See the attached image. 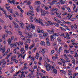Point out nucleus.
<instances>
[{
    "label": "nucleus",
    "mask_w": 78,
    "mask_h": 78,
    "mask_svg": "<svg viewBox=\"0 0 78 78\" xmlns=\"http://www.w3.org/2000/svg\"><path fill=\"white\" fill-rule=\"evenodd\" d=\"M8 27V26H6L5 25L4 26V28L5 29V30H6V28Z\"/></svg>",
    "instance_id": "obj_63"
},
{
    "label": "nucleus",
    "mask_w": 78,
    "mask_h": 78,
    "mask_svg": "<svg viewBox=\"0 0 78 78\" xmlns=\"http://www.w3.org/2000/svg\"><path fill=\"white\" fill-rule=\"evenodd\" d=\"M13 61H15V62H16V64H17V62H18V61L16 60V59H14L13 60Z\"/></svg>",
    "instance_id": "obj_61"
},
{
    "label": "nucleus",
    "mask_w": 78,
    "mask_h": 78,
    "mask_svg": "<svg viewBox=\"0 0 78 78\" xmlns=\"http://www.w3.org/2000/svg\"><path fill=\"white\" fill-rule=\"evenodd\" d=\"M47 32L49 34H53L52 35H51L50 36V37L51 38V41L53 42L54 41V39H55L56 37L55 38L53 37H55V36H58V33H54V30H47Z\"/></svg>",
    "instance_id": "obj_1"
},
{
    "label": "nucleus",
    "mask_w": 78,
    "mask_h": 78,
    "mask_svg": "<svg viewBox=\"0 0 78 78\" xmlns=\"http://www.w3.org/2000/svg\"><path fill=\"white\" fill-rule=\"evenodd\" d=\"M65 23H66V24H68V25H69L70 24V22L67 21L66 22H65Z\"/></svg>",
    "instance_id": "obj_55"
},
{
    "label": "nucleus",
    "mask_w": 78,
    "mask_h": 78,
    "mask_svg": "<svg viewBox=\"0 0 78 78\" xmlns=\"http://www.w3.org/2000/svg\"><path fill=\"white\" fill-rule=\"evenodd\" d=\"M34 58H35L34 57H32L30 58V59L33 60L34 61Z\"/></svg>",
    "instance_id": "obj_39"
},
{
    "label": "nucleus",
    "mask_w": 78,
    "mask_h": 78,
    "mask_svg": "<svg viewBox=\"0 0 78 78\" xmlns=\"http://www.w3.org/2000/svg\"><path fill=\"white\" fill-rule=\"evenodd\" d=\"M35 3L37 5H39V4H40V1H36Z\"/></svg>",
    "instance_id": "obj_32"
},
{
    "label": "nucleus",
    "mask_w": 78,
    "mask_h": 78,
    "mask_svg": "<svg viewBox=\"0 0 78 78\" xmlns=\"http://www.w3.org/2000/svg\"><path fill=\"white\" fill-rule=\"evenodd\" d=\"M20 51L22 54H23L25 52V51L24 50V48H21Z\"/></svg>",
    "instance_id": "obj_14"
},
{
    "label": "nucleus",
    "mask_w": 78,
    "mask_h": 78,
    "mask_svg": "<svg viewBox=\"0 0 78 78\" xmlns=\"http://www.w3.org/2000/svg\"><path fill=\"white\" fill-rule=\"evenodd\" d=\"M72 63L74 64V65H75V59H73V60H72Z\"/></svg>",
    "instance_id": "obj_42"
},
{
    "label": "nucleus",
    "mask_w": 78,
    "mask_h": 78,
    "mask_svg": "<svg viewBox=\"0 0 78 78\" xmlns=\"http://www.w3.org/2000/svg\"><path fill=\"white\" fill-rule=\"evenodd\" d=\"M37 50V49H36V48H34V49H33V50H32L33 53H34V52H35V51H36V50Z\"/></svg>",
    "instance_id": "obj_41"
},
{
    "label": "nucleus",
    "mask_w": 78,
    "mask_h": 78,
    "mask_svg": "<svg viewBox=\"0 0 78 78\" xmlns=\"http://www.w3.org/2000/svg\"><path fill=\"white\" fill-rule=\"evenodd\" d=\"M27 69V66H24V67L23 68H22L21 70L22 71H23V70H26Z\"/></svg>",
    "instance_id": "obj_29"
},
{
    "label": "nucleus",
    "mask_w": 78,
    "mask_h": 78,
    "mask_svg": "<svg viewBox=\"0 0 78 78\" xmlns=\"http://www.w3.org/2000/svg\"><path fill=\"white\" fill-rule=\"evenodd\" d=\"M0 22L2 23H5V22H4V21H3V20H0Z\"/></svg>",
    "instance_id": "obj_59"
},
{
    "label": "nucleus",
    "mask_w": 78,
    "mask_h": 78,
    "mask_svg": "<svg viewBox=\"0 0 78 78\" xmlns=\"http://www.w3.org/2000/svg\"><path fill=\"white\" fill-rule=\"evenodd\" d=\"M46 41H47V42L50 41V40H49V39H48V37H46Z\"/></svg>",
    "instance_id": "obj_44"
},
{
    "label": "nucleus",
    "mask_w": 78,
    "mask_h": 78,
    "mask_svg": "<svg viewBox=\"0 0 78 78\" xmlns=\"http://www.w3.org/2000/svg\"><path fill=\"white\" fill-rule=\"evenodd\" d=\"M19 34L21 36H22V33L21 32V31H19Z\"/></svg>",
    "instance_id": "obj_46"
},
{
    "label": "nucleus",
    "mask_w": 78,
    "mask_h": 78,
    "mask_svg": "<svg viewBox=\"0 0 78 78\" xmlns=\"http://www.w3.org/2000/svg\"><path fill=\"white\" fill-rule=\"evenodd\" d=\"M20 37L22 39V40H23V41H25V37L24 36L22 35H21Z\"/></svg>",
    "instance_id": "obj_19"
},
{
    "label": "nucleus",
    "mask_w": 78,
    "mask_h": 78,
    "mask_svg": "<svg viewBox=\"0 0 78 78\" xmlns=\"http://www.w3.org/2000/svg\"><path fill=\"white\" fill-rule=\"evenodd\" d=\"M55 52V50H52L51 51V55H53Z\"/></svg>",
    "instance_id": "obj_48"
},
{
    "label": "nucleus",
    "mask_w": 78,
    "mask_h": 78,
    "mask_svg": "<svg viewBox=\"0 0 78 78\" xmlns=\"http://www.w3.org/2000/svg\"><path fill=\"white\" fill-rule=\"evenodd\" d=\"M51 11L52 12H54V13H55V12L56 13V12H57V11H58V9H57L56 8H54Z\"/></svg>",
    "instance_id": "obj_11"
},
{
    "label": "nucleus",
    "mask_w": 78,
    "mask_h": 78,
    "mask_svg": "<svg viewBox=\"0 0 78 78\" xmlns=\"http://www.w3.org/2000/svg\"><path fill=\"white\" fill-rule=\"evenodd\" d=\"M43 6L45 10H48L49 8L47 6H45V5H43Z\"/></svg>",
    "instance_id": "obj_23"
},
{
    "label": "nucleus",
    "mask_w": 78,
    "mask_h": 78,
    "mask_svg": "<svg viewBox=\"0 0 78 78\" xmlns=\"http://www.w3.org/2000/svg\"><path fill=\"white\" fill-rule=\"evenodd\" d=\"M67 9L69 12H71V10H70V8H67Z\"/></svg>",
    "instance_id": "obj_45"
},
{
    "label": "nucleus",
    "mask_w": 78,
    "mask_h": 78,
    "mask_svg": "<svg viewBox=\"0 0 78 78\" xmlns=\"http://www.w3.org/2000/svg\"><path fill=\"white\" fill-rule=\"evenodd\" d=\"M34 20L35 22H36V23H37V22H38L39 23L41 24L42 26H44V24L42 23V20L40 18L39 20H38L36 18H35Z\"/></svg>",
    "instance_id": "obj_3"
},
{
    "label": "nucleus",
    "mask_w": 78,
    "mask_h": 78,
    "mask_svg": "<svg viewBox=\"0 0 78 78\" xmlns=\"http://www.w3.org/2000/svg\"><path fill=\"white\" fill-rule=\"evenodd\" d=\"M2 39H4V40H5V34H3L2 35Z\"/></svg>",
    "instance_id": "obj_47"
},
{
    "label": "nucleus",
    "mask_w": 78,
    "mask_h": 78,
    "mask_svg": "<svg viewBox=\"0 0 78 78\" xmlns=\"http://www.w3.org/2000/svg\"><path fill=\"white\" fill-rule=\"evenodd\" d=\"M9 8H10V6H9L8 7H7V6L6 7V9H8V11L10 13H12V9H9Z\"/></svg>",
    "instance_id": "obj_9"
},
{
    "label": "nucleus",
    "mask_w": 78,
    "mask_h": 78,
    "mask_svg": "<svg viewBox=\"0 0 78 78\" xmlns=\"http://www.w3.org/2000/svg\"><path fill=\"white\" fill-rule=\"evenodd\" d=\"M69 75L70 76L72 75V73L71 72H69L68 73Z\"/></svg>",
    "instance_id": "obj_62"
},
{
    "label": "nucleus",
    "mask_w": 78,
    "mask_h": 78,
    "mask_svg": "<svg viewBox=\"0 0 78 78\" xmlns=\"http://www.w3.org/2000/svg\"><path fill=\"white\" fill-rule=\"evenodd\" d=\"M37 31L38 33H44V31L43 30H40V29L39 28H38L37 29Z\"/></svg>",
    "instance_id": "obj_13"
},
{
    "label": "nucleus",
    "mask_w": 78,
    "mask_h": 78,
    "mask_svg": "<svg viewBox=\"0 0 78 78\" xmlns=\"http://www.w3.org/2000/svg\"><path fill=\"white\" fill-rule=\"evenodd\" d=\"M48 23L49 24V25H54L55 26V27H59V24L58 23H52V22L51 21H48Z\"/></svg>",
    "instance_id": "obj_5"
},
{
    "label": "nucleus",
    "mask_w": 78,
    "mask_h": 78,
    "mask_svg": "<svg viewBox=\"0 0 78 78\" xmlns=\"http://www.w3.org/2000/svg\"><path fill=\"white\" fill-rule=\"evenodd\" d=\"M23 71L22 72H21V71H20V72L22 73V74L21 75V76L22 78V76H23V75H24V74H23V73H24V72H23V71Z\"/></svg>",
    "instance_id": "obj_38"
},
{
    "label": "nucleus",
    "mask_w": 78,
    "mask_h": 78,
    "mask_svg": "<svg viewBox=\"0 0 78 78\" xmlns=\"http://www.w3.org/2000/svg\"><path fill=\"white\" fill-rule=\"evenodd\" d=\"M20 56L21 58H22V57H23V55L22 54H19L18 55V57L19 59L20 58Z\"/></svg>",
    "instance_id": "obj_28"
},
{
    "label": "nucleus",
    "mask_w": 78,
    "mask_h": 78,
    "mask_svg": "<svg viewBox=\"0 0 78 78\" xmlns=\"http://www.w3.org/2000/svg\"><path fill=\"white\" fill-rule=\"evenodd\" d=\"M23 44V43L22 42V41H20L18 43V45L19 46V45H22Z\"/></svg>",
    "instance_id": "obj_26"
},
{
    "label": "nucleus",
    "mask_w": 78,
    "mask_h": 78,
    "mask_svg": "<svg viewBox=\"0 0 78 78\" xmlns=\"http://www.w3.org/2000/svg\"><path fill=\"white\" fill-rule=\"evenodd\" d=\"M13 23L14 25L15 26V29L16 31V30H18L19 31L20 30V26L17 25V24L16 22H13Z\"/></svg>",
    "instance_id": "obj_4"
},
{
    "label": "nucleus",
    "mask_w": 78,
    "mask_h": 78,
    "mask_svg": "<svg viewBox=\"0 0 78 78\" xmlns=\"http://www.w3.org/2000/svg\"><path fill=\"white\" fill-rule=\"evenodd\" d=\"M64 56H65V57L66 58H65V59H66V60H69V57H67V55L66 54H64L63 55Z\"/></svg>",
    "instance_id": "obj_21"
},
{
    "label": "nucleus",
    "mask_w": 78,
    "mask_h": 78,
    "mask_svg": "<svg viewBox=\"0 0 78 78\" xmlns=\"http://www.w3.org/2000/svg\"><path fill=\"white\" fill-rule=\"evenodd\" d=\"M40 44L41 45H44V46H45V42L44 41H41Z\"/></svg>",
    "instance_id": "obj_16"
},
{
    "label": "nucleus",
    "mask_w": 78,
    "mask_h": 78,
    "mask_svg": "<svg viewBox=\"0 0 78 78\" xmlns=\"http://www.w3.org/2000/svg\"><path fill=\"white\" fill-rule=\"evenodd\" d=\"M62 50V48L61 47H60L59 49V50L58 51V53H60V52Z\"/></svg>",
    "instance_id": "obj_20"
},
{
    "label": "nucleus",
    "mask_w": 78,
    "mask_h": 78,
    "mask_svg": "<svg viewBox=\"0 0 78 78\" xmlns=\"http://www.w3.org/2000/svg\"><path fill=\"white\" fill-rule=\"evenodd\" d=\"M40 12H41V15L45 16V10H43L42 9H40Z\"/></svg>",
    "instance_id": "obj_7"
},
{
    "label": "nucleus",
    "mask_w": 78,
    "mask_h": 78,
    "mask_svg": "<svg viewBox=\"0 0 78 78\" xmlns=\"http://www.w3.org/2000/svg\"><path fill=\"white\" fill-rule=\"evenodd\" d=\"M52 59L53 60V61H56V58L55 57H53Z\"/></svg>",
    "instance_id": "obj_54"
},
{
    "label": "nucleus",
    "mask_w": 78,
    "mask_h": 78,
    "mask_svg": "<svg viewBox=\"0 0 78 78\" xmlns=\"http://www.w3.org/2000/svg\"><path fill=\"white\" fill-rule=\"evenodd\" d=\"M14 37L13 36H12L11 37V40H13L14 39Z\"/></svg>",
    "instance_id": "obj_64"
},
{
    "label": "nucleus",
    "mask_w": 78,
    "mask_h": 78,
    "mask_svg": "<svg viewBox=\"0 0 78 78\" xmlns=\"http://www.w3.org/2000/svg\"><path fill=\"white\" fill-rule=\"evenodd\" d=\"M47 35H48V33H45L43 34V36L44 37H46Z\"/></svg>",
    "instance_id": "obj_31"
},
{
    "label": "nucleus",
    "mask_w": 78,
    "mask_h": 78,
    "mask_svg": "<svg viewBox=\"0 0 78 78\" xmlns=\"http://www.w3.org/2000/svg\"><path fill=\"white\" fill-rule=\"evenodd\" d=\"M27 4L28 5H30L31 4V2H30V1H28L27 2Z\"/></svg>",
    "instance_id": "obj_58"
},
{
    "label": "nucleus",
    "mask_w": 78,
    "mask_h": 78,
    "mask_svg": "<svg viewBox=\"0 0 78 78\" xmlns=\"http://www.w3.org/2000/svg\"><path fill=\"white\" fill-rule=\"evenodd\" d=\"M5 51H6V49H5V48L4 47V49H3L2 50V53H4V52H5Z\"/></svg>",
    "instance_id": "obj_43"
},
{
    "label": "nucleus",
    "mask_w": 78,
    "mask_h": 78,
    "mask_svg": "<svg viewBox=\"0 0 78 78\" xmlns=\"http://www.w3.org/2000/svg\"><path fill=\"white\" fill-rule=\"evenodd\" d=\"M31 28L32 30H34L35 28V26L33 25V24L31 23H30L29 25H28V26H26V28L27 29L28 31H29L31 30Z\"/></svg>",
    "instance_id": "obj_2"
},
{
    "label": "nucleus",
    "mask_w": 78,
    "mask_h": 78,
    "mask_svg": "<svg viewBox=\"0 0 78 78\" xmlns=\"http://www.w3.org/2000/svg\"><path fill=\"white\" fill-rule=\"evenodd\" d=\"M57 40H58V42H61V39L59 38V37H58L57 38Z\"/></svg>",
    "instance_id": "obj_50"
},
{
    "label": "nucleus",
    "mask_w": 78,
    "mask_h": 78,
    "mask_svg": "<svg viewBox=\"0 0 78 78\" xmlns=\"http://www.w3.org/2000/svg\"><path fill=\"white\" fill-rule=\"evenodd\" d=\"M50 67H51L50 65V64H48V65L46 66V70L47 71H49V70H50Z\"/></svg>",
    "instance_id": "obj_12"
},
{
    "label": "nucleus",
    "mask_w": 78,
    "mask_h": 78,
    "mask_svg": "<svg viewBox=\"0 0 78 78\" xmlns=\"http://www.w3.org/2000/svg\"><path fill=\"white\" fill-rule=\"evenodd\" d=\"M53 72L55 74H57V70L56 69H54L53 70Z\"/></svg>",
    "instance_id": "obj_30"
},
{
    "label": "nucleus",
    "mask_w": 78,
    "mask_h": 78,
    "mask_svg": "<svg viewBox=\"0 0 78 78\" xmlns=\"http://www.w3.org/2000/svg\"><path fill=\"white\" fill-rule=\"evenodd\" d=\"M59 35L60 36H63L64 37V33H63V34H59Z\"/></svg>",
    "instance_id": "obj_57"
},
{
    "label": "nucleus",
    "mask_w": 78,
    "mask_h": 78,
    "mask_svg": "<svg viewBox=\"0 0 78 78\" xmlns=\"http://www.w3.org/2000/svg\"><path fill=\"white\" fill-rule=\"evenodd\" d=\"M61 4V2H59L57 3V6H59V5H60V4Z\"/></svg>",
    "instance_id": "obj_49"
},
{
    "label": "nucleus",
    "mask_w": 78,
    "mask_h": 78,
    "mask_svg": "<svg viewBox=\"0 0 78 78\" xmlns=\"http://www.w3.org/2000/svg\"><path fill=\"white\" fill-rule=\"evenodd\" d=\"M55 13L56 14V17H58V18H61V16L60 15H59V13L57 12H56V13Z\"/></svg>",
    "instance_id": "obj_22"
},
{
    "label": "nucleus",
    "mask_w": 78,
    "mask_h": 78,
    "mask_svg": "<svg viewBox=\"0 0 78 78\" xmlns=\"http://www.w3.org/2000/svg\"><path fill=\"white\" fill-rule=\"evenodd\" d=\"M7 34H12V33L11 31H9L7 32Z\"/></svg>",
    "instance_id": "obj_52"
},
{
    "label": "nucleus",
    "mask_w": 78,
    "mask_h": 78,
    "mask_svg": "<svg viewBox=\"0 0 78 78\" xmlns=\"http://www.w3.org/2000/svg\"><path fill=\"white\" fill-rule=\"evenodd\" d=\"M62 15L63 16H66V15H67V12H66L65 13L64 12H62Z\"/></svg>",
    "instance_id": "obj_27"
},
{
    "label": "nucleus",
    "mask_w": 78,
    "mask_h": 78,
    "mask_svg": "<svg viewBox=\"0 0 78 78\" xmlns=\"http://www.w3.org/2000/svg\"><path fill=\"white\" fill-rule=\"evenodd\" d=\"M15 14H16L17 16H19V14L18 13V12H15Z\"/></svg>",
    "instance_id": "obj_56"
},
{
    "label": "nucleus",
    "mask_w": 78,
    "mask_h": 78,
    "mask_svg": "<svg viewBox=\"0 0 78 78\" xmlns=\"http://www.w3.org/2000/svg\"><path fill=\"white\" fill-rule=\"evenodd\" d=\"M72 15H73V14H70L69 13H68L67 14V16L66 17V19H67V20H69V19H71V17H72Z\"/></svg>",
    "instance_id": "obj_6"
},
{
    "label": "nucleus",
    "mask_w": 78,
    "mask_h": 78,
    "mask_svg": "<svg viewBox=\"0 0 78 78\" xmlns=\"http://www.w3.org/2000/svg\"><path fill=\"white\" fill-rule=\"evenodd\" d=\"M60 25L63 27H66V29L69 30V31H70V29L68 28V26H66L63 24H60Z\"/></svg>",
    "instance_id": "obj_10"
},
{
    "label": "nucleus",
    "mask_w": 78,
    "mask_h": 78,
    "mask_svg": "<svg viewBox=\"0 0 78 78\" xmlns=\"http://www.w3.org/2000/svg\"><path fill=\"white\" fill-rule=\"evenodd\" d=\"M12 15L11 14L8 17L9 19L10 20H12V17H11V16Z\"/></svg>",
    "instance_id": "obj_34"
},
{
    "label": "nucleus",
    "mask_w": 78,
    "mask_h": 78,
    "mask_svg": "<svg viewBox=\"0 0 78 78\" xmlns=\"http://www.w3.org/2000/svg\"><path fill=\"white\" fill-rule=\"evenodd\" d=\"M37 8H36V11H37V12H39V10L38 9L40 8V6L39 5H37Z\"/></svg>",
    "instance_id": "obj_15"
},
{
    "label": "nucleus",
    "mask_w": 78,
    "mask_h": 78,
    "mask_svg": "<svg viewBox=\"0 0 78 78\" xmlns=\"http://www.w3.org/2000/svg\"><path fill=\"white\" fill-rule=\"evenodd\" d=\"M60 60L62 61V63L63 64H65V62L66 61V60L64 61V59H62V58H60Z\"/></svg>",
    "instance_id": "obj_33"
},
{
    "label": "nucleus",
    "mask_w": 78,
    "mask_h": 78,
    "mask_svg": "<svg viewBox=\"0 0 78 78\" xmlns=\"http://www.w3.org/2000/svg\"><path fill=\"white\" fill-rule=\"evenodd\" d=\"M8 3H12L13 5H16V2H15V0H12L11 1V0H8Z\"/></svg>",
    "instance_id": "obj_8"
},
{
    "label": "nucleus",
    "mask_w": 78,
    "mask_h": 78,
    "mask_svg": "<svg viewBox=\"0 0 78 78\" xmlns=\"http://www.w3.org/2000/svg\"><path fill=\"white\" fill-rule=\"evenodd\" d=\"M47 45L48 46H50V43L49 41H46Z\"/></svg>",
    "instance_id": "obj_40"
},
{
    "label": "nucleus",
    "mask_w": 78,
    "mask_h": 78,
    "mask_svg": "<svg viewBox=\"0 0 78 78\" xmlns=\"http://www.w3.org/2000/svg\"><path fill=\"white\" fill-rule=\"evenodd\" d=\"M44 23L45 24L46 26H47L48 27L49 26V24L48 23H47L45 22Z\"/></svg>",
    "instance_id": "obj_51"
},
{
    "label": "nucleus",
    "mask_w": 78,
    "mask_h": 78,
    "mask_svg": "<svg viewBox=\"0 0 78 78\" xmlns=\"http://www.w3.org/2000/svg\"><path fill=\"white\" fill-rule=\"evenodd\" d=\"M41 53H42L43 55H44L45 53V51H44V49H42V50L41 51Z\"/></svg>",
    "instance_id": "obj_35"
},
{
    "label": "nucleus",
    "mask_w": 78,
    "mask_h": 78,
    "mask_svg": "<svg viewBox=\"0 0 78 78\" xmlns=\"http://www.w3.org/2000/svg\"><path fill=\"white\" fill-rule=\"evenodd\" d=\"M78 11V7L76 9V10H74V12H77V11Z\"/></svg>",
    "instance_id": "obj_60"
},
{
    "label": "nucleus",
    "mask_w": 78,
    "mask_h": 78,
    "mask_svg": "<svg viewBox=\"0 0 78 78\" xmlns=\"http://www.w3.org/2000/svg\"><path fill=\"white\" fill-rule=\"evenodd\" d=\"M56 22H57V23H62L61 22V21L59 20H57Z\"/></svg>",
    "instance_id": "obj_37"
},
{
    "label": "nucleus",
    "mask_w": 78,
    "mask_h": 78,
    "mask_svg": "<svg viewBox=\"0 0 78 78\" xmlns=\"http://www.w3.org/2000/svg\"><path fill=\"white\" fill-rule=\"evenodd\" d=\"M11 54L12 53H10L9 55H7V56L6 57V59H8V58H9V57L11 55Z\"/></svg>",
    "instance_id": "obj_25"
},
{
    "label": "nucleus",
    "mask_w": 78,
    "mask_h": 78,
    "mask_svg": "<svg viewBox=\"0 0 78 78\" xmlns=\"http://www.w3.org/2000/svg\"><path fill=\"white\" fill-rule=\"evenodd\" d=\"M7 41L8 42V44L9 45H11V40L10 39H8Z\"/></svg>",
    "instance_id": "obj_18"
},
{
    "label": "nucleus",
    "mask_w": 78,
    "mask_h": 78,
    "mask_svg": "<svg viewBox=\"0 0 78 78\" xmlns=\"http://www.w3.org/2000/svg\"><path fill=\"white\" fill-rule=\"evenodd\" d=\"M60 2L61 3V4H64V3H65V2L62 1V0H61Z\"/></svg>",
    "instance_id": "obj_53"
},
{
    "label": "nucleus",
    "mask_w": 78,
    "mask_h": 78,
    "mask_svg": "<svg viewBox=\"0 0 78 78\" xmlns=\"http://www.w3.org/2000/svg\"><path fill=\"white\" fill-rule=\"evenodd\" d=\"M32 36H33V34H32L30 32H29L28 37H29V38H31L32 37Z\"/></svg>",
    "instance_id": "obj_17"
},
{
    "label": "nucleus",
    "mask_w": 78,
    "mask_h": 78,
    "mask_svg": "<svg viewBox=\"0 0 78 78\" xmlns=\"http://www.w3.org/2000/svg\"><path fill=\"white\" fill-rule=\"evenodd\" d=\"M25 48H26V50H28V44H26V46H25Z\"/></svg>",
    "instance_id": "obj_36"
},
{
    "label": "nucleus",
    "mask_w": 78,
    "mask_h": 78,
    "mask_svg": "<svg viewBox=\"0 0 78 78\" xmlns=\"http://www.w3.org/2000/svg\"><path fill=\"white\" fill-rule=\"evenodd\" d=\"M26 43H28V44L30 43V40L29 39H27V40H26Z\"/></svg>",
    "instance_id": "obj_24"
}]
</instances>
